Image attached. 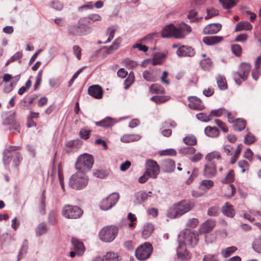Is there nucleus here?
Segmentation results:
<instances>
[{"label": "nucleus", "mask_w": 261, "mask_h": 261, "mask_svg": "<svg viewBox=\"0 0 261 261\" xmlns=\"http://www.w3.org/2000/svg\"><path fill=\"white\" fill-rule=\"evenodd\" d=\"M191 32V28L185 23H179L176 26L173 24L166 25L161 32L163 38H172L176 39L184 38Z\"/></svg>", "instance_id": "nucleus-1"}, {"label": "nucleus", "mask_w": 261, "mask_h": 261, "mask_svg": "<svg viewBox=\"0 0 261 261\" xmlns=\"http://www.w3.org/2000/svg\"><path fill=\"white\" fill-rule=\"evenodd\" d=\"M194 206V203L191 201H180L174 204L168 209L167 216L171 219L178 218L192 210Z\"/></svg>", "instance_id": "nucleus-2"}, {"label": "nucleus", "mask_w": 261, "mask_h": 261, "mask_svg": "<svg viewBox=\"0 0 261 261\" xmlns=\"http://www.w3.org/2000/svg\"><path fill=\"white\" fill-rule=\"evenodd\" d=\"M87 21V17L80 18L77 24H70L67 28L69 34L73 36H85L90 34L92 30V28L84 23Z\"/></svg>", "instance_id": "nucleus-3"}, {"label": "nucleus", "mask_w": 261, "mask_h": 261, "mask_svg": "<svg viewBox=\"0 0 261 261\" xmlns=\"http://www.w3.org/2000/svg\"><path fill=\"white\" fill-rule=\"evenodd\" d=\"M88 180L85 173L78 171L70 177L68 184L73 189L80 190L87 187Z\"/></svg>", "instance_id": "nucleus-4"}, {"label": "nucleus", "mask_w": 261, "mask_h": 261, "mask_svg": "<svg viewBox=\"0 0 261 261\" xmlns=\"http://www.w3.org/2000/svg\"><path fill=\"white\" fill-rule=\"evenodd\" d=\"M93 162L94 160L92 155L84 153L78 157L75 167L78 171L85 173L92 167Z\"/></svg>", "instance_id": "nucleus-5"}, {"label": "nucleus", "mask_w": 261, "mask_h": 261, "mask_svg": "<svg viewBox=\"0 0 261 261\" xmlns=\"http://www.w3.org/2000/svg\"><path fill=\"white\" fill-rule=\"evenodd\" d=\"M198 234L195 232L186 229L179 234V245L193 247L197 244L198 241Z\"/></svg>", "instance_id": "nucleus-6"}, {"label": "nucleus", "mask_w": 261, "mask_h": 261, "mask_svg": "<svg viewBox=\"0 0 261 261\" xmlns=\"http://www.w3.org/2000/svg\"><path fill=\"white\" fill-rule=\"evenodd\" d=\"M118 229L113 226H107L103 227L99 232L100 240L105 242H111L114 240L118 233Z\"/></svg>", "instance_id": "nucleus-7"}, {"label": "nucleus", "mask_w": 261, "mask_h": 261, "mask_svg": "<svg viewBox=\"0 0 261 261\" xmlns=\"http://www.w3.org/2000/svg\"><path fill=\"white\" fill-rule=\"evenodd\" d=\"M153 250L151 244L146 242L140 245L136 250L135 255L140 260H144L148 258Z\"/></svg>", "instance_id": "nucleus-8"}, {"label": "nucleus", "mask_w": 261, "mask_h": 261, "mask_svg": "<svg viewBox=\"0 0 261 261\" xmlns=\"http://www.w3.org/2000/svg\"><path fill=\"white\" fill-rule=\"evenodd\" d=\"M83 211L77 206L71 205H65L62 210V215L68 219H77L81 217Z\"/></svg>", "instance_id": "nucleus-9"}, {"label": "nucleus", "mask_w": 261, "mask_h": 261, "mask_svg": "<svg viewBox=\"0 0 261 261\" xmlns=\"http://www.w3.org/2000/svg\"><path fill=\"white\" fill-rule=\"evenodd\" d=\"M119 199V194L113 193L110 194L107 197L103 199L99 203V207L101 210L108 211L113 207Z\"/></svg>", "instance_id": "nucleus-10"}, {"label": "nucleus", "mask_w": 261, "mask_h": 261, "mask_svg": "<svg viewBox=\"0 0 261 261\" xmlns=\"http://www.w3.org/2000/svg\"><path fill=\"white\" fill-rule=\"evenodd\" d=\"M251 66L249 63H242L240 65L238 72L234 75L233 79L237 84L240 85L241 81L240 78L245 81L251 70Z\"/></svg>", "instance_id": "nucleus-11"}, {"label": "nucleus", "mask_w": 261, "mask_h": 261, "mask_svg": "<svg viewBox=\"0 0 261 261\" xmlns=\"http://www.w3.org/2000/svg\"><path fill=\"white\" fill-rule=\"evenodd\" d=\"M147 168L145 170L146 174H147L149 177L156 178L160 173V167L157 162L153 160L146 161Z\"/></svg>", "instance_id": "nucleus-12"}, {"label": "nucleus", "mask_w": 261, "mask_h": 261, "mask_svg": "<svg viewBox=\"0 0 261 261\" xmlns=\"http://www.w3.org/2000/svg\"><path fill=\"white\" fill-rule=\"evenodd\" d=\"M176 54L179 57H192L195 55V52L191 46L182 45L177 49Z\"/></svg>", "instance_id": "nucleus-13"}, {"label": "nucleus", "mask_w": 261, "mask_h": 261, "mask_svg": "<svg viewBox=\"0 0 261 261\" xmlns=\"http://www.w3.org/2000/svg\"><path fill=\"white\" fill-rule=\"evenodd\" d=\"M216 166L215 162H207L204 166V176L207 178H212L216 174Z\"/></svg>", "instance_id": "nucleus-14"}, {"label": "nucleus", "mask_w": 261, "mask_h": 261, "mask_svg": "<svg viewBox=\"0 0 261 261\" xmlns=\"http://www.w3.org/2000/svg\"><path fill=\"white\" fill-rule=\"evenodd\" d=\"M88 93L95 98L100 99L102 97L103 90L100 86L94 85L89 87Z\"/></svg>", "instance_id": "nucleus-15"}, {"label": "nucleus", "mask_w": 261, "mask_h": 261, "mask_svg": "<svg viewBox=\"0 0 261 261\" xmlns=\"http://www.w3.org/2000/svg\"><path fill=\"white\" fill-rule=\"evenodd\" d=\"M71 243L73 245L74 250L76 251V255L78 256L82 255L85 250L83 242L76 238H72Z\"/></svg>", "instance_id": "nucleus-16"}, {"label": "nucleus", "mask_w": 261, "mask_h": 261, "mask_svg": "<svg viewBox=\"0 0 261 261\" xmlns=\"http://www.w3.org/2000/svg\"><path fill=\"white\" fill-rule=\"evenodd\" d=\"M215 221L208 219L203 223L200 227L199 231L201 233H206L211 231L215 226Z\"/></svg>", "instance_id": "nucleus-17"}, {"label": "nucleus", "mask_w": 261, "mask_h": 261, "mask_svg": "<svg viewBox=\"0 0 261 261\" xmlns=\"http://www.w3.org/2000/svg\"><path fill=\"white\" fill-rule=\"evenodd\" d=\"M222 25L220 23H210L206 25L203 30L204 34H214L217 33L221 29Z\"/></svg>", "instance_id": "nucleus-18"}, {"label": "nucleus", "mask_w": 261, "mask_h": 261, "mask_svg": "<svg viewBox=\"0 0 261 261\" xmlns=\"http://www.w3.org/2000/svg\"><path fill=\"white\" fill-rule=\"evenodd\" d=\"M177 254L182 260H189L191 258V255L181 244L177 248Z\"/></svg>", "instance_id": "nucleus-19"}, {"label": "nucleus", "mask_w": 261, "mask_h": 261, "mask_svg": "<svg viewBox=\"0 0 261 261\" xmlns=\"http://www.w3.org/2000/svg\"><path fill=\"white\" fill-rule=\"evenodd\" d=\"M190 102L189 107L193 110H201L202 108L201 100L196 96H190L188 97Z\"/></svg>", "instance_id": "nucleus-20"}, {"label": "nucleus", "mask_w": 261, "mask_h": 261, "mask_svg": "<svg viewBox=\"0 0 261 261\" xmlns=\"http://www.w3.org/2000/svg\"><path fill=\"white\" fill-rule=\"evenodd\" d=\"M149 196L147 192L141 191L137 192L135 194L134 203L135 204H140L146 201Z\"/></svg>", "instance_id": "nucleus-21"}, {"label": "nucleus", "mask_w": 261, "mask_h": 261, "mask_svg": "<svg viewBox=\"0 0 261 261\" xmlns=\"http://www.w3.org/2000/svg\"><path fill=\"white\" fill-rule=\"evenodd\" d=\"M122 39L120 37L117 38L112 45L108 47L107 46H103V48L106 49V53L107 54H111L117 50L120 45V44L122 42Z\"/></svg>", "instance_id": "nucleus-22"}, {"label": "nucleus", "mask_w": 261, "mask_h": 261, "mask_svg": "<svg viewBox=\"0 0 261 261\" xmlns=\"http://www.w3.org/2000/svg\"><path fill=\"white\" fill-rule=\"evenodd\" d=\"M223 37L221 36H207L204 37L202 39V41L207 45H213L221 42Z\"/></svg>", "instance_id": "nucleus-23"}, {"label": "nucleus", "mask_w": 261, "mask_h": 261, "mask_svg": "<svg viewBox=\"0 0 261 261\" xmlns=\"http://www.w3.org/2000/svg\"><path fill=\"white\" fill-rule=\"evenodd\" d=\"M162 166L165 169V172H171L175 169V162L171 159H166L163 161Z\"/></svg>", "instance_id": "nucleus-24"}, {"label": "nucleus", "mask_w": 261, "mask_h": 261, "mask_svg": "<svg viewBox=\"0 0 261 261\" xmlns=\"http://www.w3.org/2000/svg\"><path fill=\"white\" fill-rule=\"evenodd\" d=\"M154 230V227L152 223H147L145 224L143 227L142 232V237L146 239L148 238Z\"/></svg>", "instance_id": "nucleus-25"}, {"label": "nucleus", "mask_w": 261, "mask_h": 261, "mask_svg": "<svg viewBox=\"0 0 261 261\" xmlns=\"http://www.w3.org/2000/svg\"><path fill=\"white\" fill-rule=\"evenodd\" d=\"M143 77L146 81L154 82L157 80V75L152 70H145L143 72Z\"/></svg>", "instance_id": "nucleus-26"}, {"label": "nucleus", "mask_w": 261, "mask_h": 261, "mask_svg": "<svg viewBox=\"0 0 261 261\" xmlns=\"http://www.w3.org/2000/svg\"><path fill=\"white\" fill-rule=\"evenodd\" d=\"M141 136L138 134H127L123 135L120 140L122 142L128 143L133 141H139L141 139Z\"/></svg>", "instance_id": "nucleus-27"}, {"label": "nucleus", "mask_w": 261, "mask_h": 261, "mask_svg": "<svg viewBox=\"0 0 261 261\" xmlns=\"http://www.w3.org/2000/svg\"><path fill=\"white\" fill-rule=\"evenodd\" d=\"M201 68L205 71H209L213 68V64L209 58L202 60L200 62Z\"/></svg>", "instance_id": "nucleus-28"}, {"label": "nucleus", "mask_w": 261, "mask_h": 261, "mask_svg": "<svg viewBox=\"0 0 261 261\" xmlns=\"http://www.w3.org/2000/svg\"><path fill=\"white\" fill-rule=\"evenodd\" d=\"M222 212L224 215L227 217H233L234 216L235 212L232 208V206L228 202H226L222 207Z\"/></svg>", "instance_id": "nucleus-29"}, {"label": "nucleus", "mask_w": 261, "mask_h": 261, "mask_svg": "<svg viewBox=\"0 0 261 261\" xmlns=\"http://www.w3.org/2000/svg\"><path fill=\"white\" fill-rule=\"evenodd\" d=\"M113 124V119L109 117H107L101 121L95 122L96 125L105 128L110 127L112 126Z\"/></svg>", "instance_id": "nucleus-30"}, {"label": "nucleus", "mask_w": 261, "mask_h": 261, "mask_svg": "<svg viewBox=\"0 0 261 261\" xmlns=\"http://www.w3.org/2000/svg\"><path fill=\"white\" fill-rule=\"evenodd\" d=\"M206 136L210 137H216L219 135V130L216 127L207 126L204 129Z\"/></svg>", "instance_id": "nucleus-31"}, {"label": "nucleus", "mask_w": 261, "mask_h": 261, "mask_svg": "<svg viewBox=\"0 0 261 261\" xmlns=\"http://www.w3.org/2000/svg\"><path fill=\"white\" fill-rule=\"evenodd\" d=\"M252 25L248 21H241L238 23L236 27V31H240L243 30L250 31L252 29Z\"/></svg>", "instance_id": "nucleus-32"}, {"label": "nucleus", "mask_w": 261, "mask_h": 261, "mask_svg": "<svg viewBox=\"0 0 261 261\" xmlns=\"http://www.w3.org/2000/svg\"><path fill=\"white\" fill-rule=\"evenodd\" d=\"M48 228L45 223L42 222L38 225L36 228V235L37 236H41L46 233Z\"/></svg>", "instance_id": "nucleus-33"}, {"label": "nucleus", "mask_w": 261, "mask_h": 261, "mask_svg": "<svg viewBox=\"0 0 261 261\" xmlns=\"http://www.w3.org/2000/svg\"><path fill=\"white\" fill-rule=\"evenodd\" d=\"M246 127V121L243 119H238L233 124V128L236 131H241Z\"/></svg>", "instance_id": "nucleus-34"}, {"label": "nucleus", "mask_w": 261, "mask_h": 261, "mask_svg": "<svg viewBox=\"0 0 261 261\" xmlns=\"http://www.w3.org/2000/svg\"><path fill=\"white\" fill-rule=\"evenodd\" d=\"M116 30L117 27L115 25L111 26L108 28L106 34L109 37L107 40L104 42V43H108L112 41L114 37Z\"/></svg>", "instance_id": "nucleus-35"}, {"label": "nucleus", "mask_w": 261, "mask_h": 261, "mask_svg": "<svg viewBox=\"0 0 261 261\" xmlns=\"http://www.w3.org/2000/svg\"><path fill=\"white\" fill-rule=\"evenodd\" d=\"M216 80L218 86L220 90H224L227 88L226 79L224 76L219 75L217 77Z\"/></svg>", "instance_id": "nucleus-36"}, {"label": "nucleus", "mask_w": 261, "mask_h": 261, "mask_svg": "<svg viewBox=\"0 0 261 261\" xmlns=\"http://www.w3.org/2000/svg\"><path fill=\"white\" fill-rule=\"evenodd\" d=\"M150 91L152 93L164 94V88L159 84H154L150 86Z\"/></svg>", "instance_id": "nucleus-37"}, {"label": "nucleus", "mask_w": 261, "mask_h": 261, "mask_svg": "<svg viewBox=\"0 0 261 261\" xmlns=\"http://www.w3.org/2000/svg\"><path fill=\"white\" fill-rule=\"evenodd\" d=\"M237 250V248L235 246H231L227 247L221 251V254L226 258L229 256L232 253Z\"/></svg>", "instance_id": "nucleus-38"}, {"label": "nucleus", "mask_w": 261, "mask_h": 261, "mask_svg": "<svg viewBox=\"0 0 261 261\" xmlns=\"http://www.w3.org/2000/svg\"><path fill=\"white\" fill-rule=\"evenodd\" d=\"M28 250V241L24 240L22 243L21 248L19 251L17 260H19L23 256V255L27 253Z\"/></svg>", "instance_id": "nucleus-39"}, {"label": "nucleus", "mask_w": 261, "mask_h": 261, "mask_svg": "<svg viewBox=\"0 0 261 261\" xmlns=\"http://www.w3.org/2000/svg\"><path fill=\"white\" fill-rule=\"evenodd\" d=\"M169 99L167 96H154L150 98L151 101H154L156 104L162 103Z\"/></svg>", "instance_id": "nucleus-40"}, {"label": "nucleus", "mask_w": 261, "mask_h": 261, "mask_svg": "<svg viewBox=\"0 0 261 261\" xmlns=\"http://www.w3.org/2000/svg\"><path fill=\"white\" fill-rule=\"evenodd\" d=\"M196 151L195 148L193 147H185L180 148L179 152L184 155H189L194 154Z\"/></svg>", "instance_id": "nucleus-41"}, {"label": "nucleus", "mask_w": 261, "mask_h": 261, "mask_svg": "<svg viewBox=\"0 0 261 261\" xmlns=\"http://www.w3.org/2000/svg\"><path fill=\"white\" fill-rule=\"evenodd\" d=\"M207 15L205 16V19L207 20L219 14V11L213 8H208L206 9Z\"/></svg>", "instance_id": "nucleus-42"}, {"label": "nucleus", "mask_w": 261, "mask_h": 261, "mask_svg": "<svg viewBox=\"0 0 261 261\" xmlns=\"http://www.w3.org/2000/svg\"><path fill=\"white\" fill-rule=\"evenodd\" d=\"M123 65L128 69H133L138 65L137 63L128 58L124 59L122 62Z\"/></svg>", "instance_id": "nucleus-43"}, {"label": "nucleus", "mask_w": 261, "mask_h": 261, "mask_svg": "<svg viewBox=\"0 0 261 261\" xmlns=\"http://www.w3.org/2000/svg\"><path fill=\"white\" fill-rule=\"evenodd\" d=\"M184 142L190 146H193L196 144V138L194 136H189L183 139Z\"/></svg>", "instance_id": "nucleus-44"}, {"label": "nucleus", "mask_w": 261, "mask_h": 261, "mask_svg": "<svg viewBox=\"0 0 261 261\" xmlns=\"http://www.w3.org/2000/svg\"><path fill=\"white\" fill-rule=\"evenodd\" d=\"M224 8L229 9L236 5L235 0H219Z\"/></svg>", "instance_id": "nucleus-45"}, {"label": "nucleus", "mask_w": 261, "mask_h": 261, "mask_svg": "<svg viewBox=\"0 0 261 261\" xmlns=\"http://www.w3.org/2000/svg\"><path fill=\"white\" fill-rule=\"evenodd\" d=\"M226 112V110L224 108H220L217 110H212L210 113V118L212 117H220L224 114V112Z\"/></svg>", "instance_id": "nucleus-46"}, {"label": "nucleus", "mask_w": 261, "mask_h": 261, "mask_svg": "<svg viewBox=\"0 0 261 261\" xmlns=\"http://www.w3.org/2000/svg\"><path fill=\"white\" fill-rule=\"evenodd\" d=\"M197 14V12L196 10H192L189 12L187 17L189 19H191V21L192 22H199L201 20L202 17H196Z\"/></svg>", "instance_id": "nucleus-47"}, {"label": "nucleus", "mask_w": 261, "mask_h": 261, "mask_svg": "<svg viewBox=\"0 0 261 261\" xmlns=\"http://www.w3.org/2000/svg\"><path fill=\"white\" fill-rule=\"evenodd\" d=\"M220 157V153L218 152L214 151L207 154L205 156V159L207 162H214V159H219Z\"/></svg>", "instance_id": "nucleus-48"}, {"label": "nucleus", "mask_w": 261, "mask_h": 261, "mask_svg": "<svg viewBox=\"0 0 261 261\" xmlns=\"http://www.w3.org/2000/svg\"><path fill=\"white\" fill-rule=\"evenodd\" d=\"M255 137L250 133H248L244 137V143L247 145H250L255 141Z\"/></svg>", "instance_id": "nucleus-49"}, {"label": "nucleus", "mask_w": 261, "mask_h": 261, "mask_svg": "<svg viewBox=\"0 0 261 261\" xmlns=\"http://www.w3.org/2000/svg\"><path fill=\"white\" fill-rule=\"evenodd\" d=\"M57 213L54 211H50L48 217V223L51 225H55L57 222Z\"/></svg>", "instance_id": "nucleus-50"}, {"label": "nucleus", "mask_w": 261, "mask_h": 261, "mask_svg": "<svg viewBox=\"0 0 261 261\" xmlns=\"http://www.w3.org/2000/svg\"><path fill=\"white\" fill-rule=\"evenodd\" d=\"M234 179V172L232 169H231L229 171L227 174L226 175L225 177L222 180V182L223 183H227L231 182Z\"/></svg>", "instance_id": "nucleus-51"}, {"label": "nucleus", "mask_w": 261, "mask_h": 261, "mask_svg": "<svg viewBox=\"0 0 261 261\" xmlns=\"http://www.w3.org/2000/svg\"><path fill=\"white\" fill-rule=\"evenodd\" d=\"M196 118L200 121L206 122L212 120V118H210V114L208 115L206 114L200 113L196 115Z\"/></svg>", "instance_id": "nucleus-52"}, {"label": "nucleus", "mask_w": 261, "mask_h": 261, "mask_svg": "<svg viewBox=\"0 0 261 261\" xmlns=\"http://www.w3.org/2000/svg\"><path fill=\"white\" fill-rule=\"evenodd\" d=\"M13 154L10 151L4 152L3 162L5 165H8L10 163V159H12Z\"/></svg>", "instance_id": "nucleus-53"}, {"label": "nucleus", "mask_w": 261, "mask_h": 261, "mask_svg": "<svg viewBox=\"0 0 261 261\" xmlns=\"http://www.w3.org/2000/svg\"><path fill=\"white\" fill-rule=\"evenodd\" d=\"M49 6L56 10H61L63 7L62 3L58 1H54L49 4Z\"/></svg>", "instance_id": "nucleus-54"}, {"label": "nucleus", "mask_w": 261, "mask_h": 261, "mask_svg": "<svg viewBox=\"0 0 261 261\" xmlns=\"http://www.w3.org/2000/svg\"><path fill=\"white\" fill-rule=\"evenodd\" d=\"M232 52L237 56H240L242 53V47L239 44H233L231 45Z\"/></svg>", "instance_id": "nucleus-55"}, {"label": "nucleus", "mask_w": 261, "mask_h": 261, "mask_svg": "<svg viewBox=\"0 0 261 261\" xmlns=\"http://www.w3.org/2000/svg\"><path fill=\"white\" fill-rule=\"evenodd\" d=\"M90 133V130L82 128L79 133L80 136L83 139L87 140L89 138Z\"/></svg>", "instance_id": "nucleus-56"}, {"label": "nucleus", "mask_w": 261, "mask_h": 261, "mask_svg": "<svg viewBox=\"0 0 261 261\" xmlns=\"http://www.w3.org/2000/svg\"><path fill=\"white\" fill-rule=\"evenodd\" d=\"M89 19V21H87L88 23H91L96 21H99L101 20V16L97 14H91L88 15L87 19Z\"/></svg>", "instance_id": "nucleus-57"}, {"label": "nucleus", "mask_w": 261, "mask_h": 261, "mask_svg": "<svg viewBox=\"0 0 261 261\" xmlns=\"http://www.w3.org/2000/svg\"><path fill=\"white\" fill-rule=\"evenodd\" d=\"M214 186V182L211 180L204 179L200 183L201 187H204L206 189H210Z\"/></svg>", "instance_id": "nucleus-58"}, {"label": "nucleus", "mask_w": 261, "mask_h": 261, "mask_svg": "<svg viewBox=\"0 0 261 261\" xmlns=\"http://www.w3.org/2000/svg\"><path fill=\"white\" fill-rule=\"evenodd\" d=\"M202 261H219L217 255L207 254L204 256Z\"/></svg>", "instance_id": "nucleus-59"}, {"label": "nucleus", "mask_w": 261, "mask_h": 261, "mask_svg": "<svg viewBox=\"0 0 261 261\" xmlns=\"http://www.w3.org/2000/svg\"><path fill=\"white\" fill-rule=\"evenodd\" d=\"M252 248L257 253H261V244L260 242L256 239L252 243Z\"/></svg>", "instance_id": "nucleus-60"}, {"label": "nucleus", "mask_w": 261, "mask_h": 261, "mask_svg": "<svg viewBox=\"0 0 261 261\" xmlns=\"http://www.w3.org/2000/svg\"><path fill=\"white\" fill-rule=\"evenodd\" d=\"M218 207L213 206L208 209L207 214L209 216L215 217L218 215Z\"/></svg>", "instance_id": "nucleus-61"}, {"label": "nucleus", "mask_w": 261, "mask_h": 261, "mask_svg": "<svg viewBox=\"0 0 261 261\" xmlns=\"http://www.w3.org/2000/svg\"><path fill=\"white\" fill-rule=\"evenodd\" d=\"M198 220L196 218H191L188 220L187 225L191 228L195 227L198 224Z\"/></svg>", "instance_id": "nucleus-62"}, {"label": "nucleus", "mask_w": 261, "mask_h": 261, "mask_svg": "<svg viewBox=\"0 0 261 261\" xmlns=\"http://www.w3.org/2000/svg\"><path fill=\"white\" fill-rule=\"evenodd\" d=\"M13 155L14 158L13 163L14 164V166L16 167L20 163L22 158L19 152H15Z\"/></svg>", "instance_id": "nucleus-63"}, {"label": "nucleus", "mask_w": 261, "mask_h": 261, "mask_svg": "<svg viewBox=\"0 0 261 261\" xmlns=\"http://www.w3.org/2000/svg\"><path fill=\"white\" fill-rule=\"evenodd\" d=\"M81 48L79 45L73 46V54L79 60L81 58Z\"/></svg>", "instance_id": "nucleus-64"}]
</instances>
